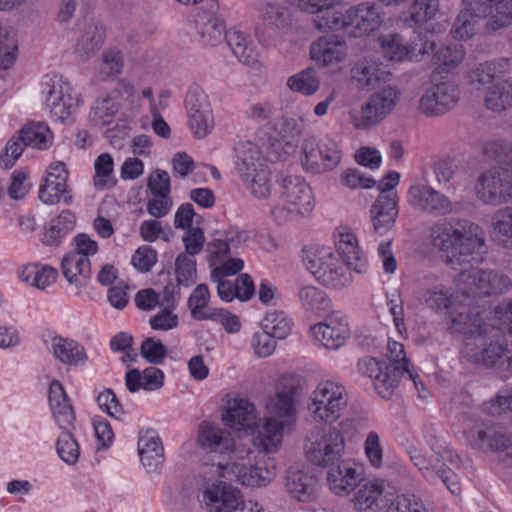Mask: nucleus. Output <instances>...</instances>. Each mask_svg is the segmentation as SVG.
<instances>
[{"mask_svg":"<svg viewBox=\"0 0 512 512\" xmlns=\"http://www.w3.org/2000/svg\"><path fill=\"white\" fill-rule=\"evenodd\" d=\"M432 246L441 252L444 263L459 269L457 286L464 298L461 310L451 318V329L466 337L480 336V258L474 256L480 246L479 226L467 219L454 225L436 222L431 226Z\"/></svg>","mask_w":512,"mask_h":512,"instance_id":"f257e3e1","label":"nucleus"},{"mask_svg":"<svg viewBox=\"0 0 512 512\" xmlns=\"http://www.w3.org/2000/svg\"><path fill=\"white\" fill-rule=\"evenodd\" d=\"M306 268L323 285L342 289L352 282L350 267L341 262L330 247H315L303 258Z\"/></svg>","mask_w":512,"mask_h":512,"instance_id":"f03ea898","label":"nucleus"},{"mask_svg":"<svg viewBox=\"0 0 512 512\" xmlns=\"http://www.w3.org/2000/svg\"><path fill=\"white\" fill-rule=\"evenodd\" d=\"M250 450H238L234 452L233 460L226 464H218L222 477H234L242 485L251 487L265 486L276 475V465L273 460L267 462L258 461L251 464Z\"/></svg>","mask_w":512,"mask_h":512,"instance_id":"7ed1b4c3","label":"nucleus"},{"mask_svg":"<svg viewBox=\"0 0 512 512\" xmlns=\"http://www.w3.org/2000/svg\"><path fill=\"white\" fill-rule=\"evenodd\" d=\"M308 406L313 418L318 422L332 424L343 414L348 405V395L345 387L332 380L318 383L310 396Z\"/></svg>","mask_w":512,"mask_h":512,"instance_id":"20e7f679","label":"nucleus"},{"mask_svg":"<svg viewBox=\"0 0 512 512\" xmlns=\"http://www.w3.org/2000/svg\"><path fill=\"white\" fill-rule=\"evenodd\" d=\"M283 206L274 207L271 214L278 221H286L290 216L306 215L314 208L311 187L298 175H287L280 180Z\"/></svg>","mask_w":512,"mask_h":512,"instance_id":"39448f33","label":"nucleus"},{"mask_svg":"<svg viewBox=\"0 0 512 512\" xmlns=\"http://www.w3.org/2000/svg\"><path fill=\"white\" fill-rule=\"evenodd\" d=\"M40 94L56 122L68 120L78 107L79 100L72 87L57 74H47L42 78Z\"/></svg>","mask_w":512,"mask_h":512,"instance_id":"423d86ee","label":"nucleus"},{"mask_svg":"<svg viewBox=\"0 0 512 512\" xmlns=\"http://www.w3.org/2000/svg\"><path fill=\"white\" fill-rule=\"evenodd\" d=\"M301 164L305 171L322 174L334 170L341 162L339 144L329 136L306 138L301 146Z\"/></svg>","mask_w":512,"mask_h":512,"instance_id":"0eeeda50","label":"nucleus"},{"mask_svg":"<svg viewBox=\"0 0 512 512\" xmlns=\"http://www.w3.org/2000/svg\"><path fill=\"white\" fill-rule=\"evenodd\" d=\"M401 92L394 86H385L371 94L360 110L349 112L354 128L366 130L382 121L396 107Z\"/></svg>","mask_w":512,"mask_h":512,"instance_id":"6e6552de","label":"nucleus"},{"mask_svg":"<svg viewBox=\"0 0 512 512\" xmlns=\"http://www.w3.org/2000/svg\"><path fill=\"white\" fill-rule=\"evenodd\" d=\"M426 442L433 454L427 456L422 450L411 445L407 447V454L413 465L419 470L422 476L429 482L437 481V472L443 462L455 463L458 455L449 448L441 436L425 434Z\"/></svg>","mask_w":512,"mask_h":512,"instance_id":"1a4fd4ad","label":"nucleus"},{"mask_svg":"<svg viewBox=\"0 0 512 512\" xmlns=\"http://www.w3.org/2000/svg\"><path fill=\"white\" fill-rule=\"evenodd\" d=\"M400 174L391 171L379 183L378 189L381 194L377 197L370 209L371 221L374 231L383 235L395 224L398 216V198L391 190L399 183Z\"/></svg>","mask_w":512,"mask_h":512,"instance_id":"9d476101","label":"nucleus"},{"mask_svg":"<svg viewBox=\"0 0 512 512\" xmlns=\"http://www.w3.org/2000/svg\"><path fill=\"white\" fill-rule=\"evenodd\" d=\"M301 389V379L294 374L282 375L276 392L266 402L268 417L276 418L290 424L296 416V396Z\"/></svg>","mask_w":512,"mask_h":512,"instance_id":"9b49d317","label":"nucleus"},{"mask_svg":"<svg viewBox=\"0 0 512 512\" xmlns=\"http://www.w3.org/2000/svg\"><path fill=\"white\" fill-rule=\"evenodd\" d=\"M407 202L416 211L433 217L458 212L456 204L444 193L426 184H413L407 191Z\"/></svg>","mask_w":512,"mask_h":512,"instance_id":"f8f14e48","label":"nucleus"},{"mask_svg":"<svg viewBox=\"0 0 512 512\" xmlns=\"http://www.w3.org/2000/svg\"><path fill=\"white\" fill-rule=\"evenodd\" d=\"M345 442L337 427H329L320 438L311 439L305 446L309 462L317 466H332L339 462L344 451Z\"/></svg>","mask_w":512,"mask_h":512,"instance_id":"ddd939ff","label":"nucleus"},{"mask_svg":"<svg viewBox=\"0 0 512 512\" xmlns=\"http://www.w3.org/2000/svg\"><path fill=\"white\" fill-rule=\"evenodd\" d=\"M260 13L261 23L256 28V36L262 45L270 47L280 30L289 25L291 14L286 3L280 0L265 2Z\"/></svg>","mask_w":512,"mask_h":512,"instance_id":"4468645a","label":"nucleus"},{"mask_svg":"<svg viewBox=\"0 0 512 512\" xmlns=\"http://www.w3.org/2000/svg\"><path fill=\"white\" fill-rule=\"evenodd\" d=\"M203 501L214 512H242L245 509L240 489L221 480L207 484L203 490Z\"/></svg>","mask_w":512,"mask_h":512,"instance_id":"2eb2a0df","label":"nucleus"},{"mask_svg":"<svg viewBox=\"0 0 512 512\" xmlns=\"http://www.w3.org/2000/svg\"><path fill=\"white\" fill-rule=\"evenodd\" d=\"M460 98L458 87L444 81L429 87L419 100V110L426 116L436 117L453 109Z\"/></svg>","mask_w":512,"mask_h":512,"instance_id":"dca6fc26","label":"nucleus"},{"mask_svg":"<svg viewBox=\"0 0 512 512\" xmlns=\"http://www.w3.org/2000/svg\"><path fill=\"white\" fill-rule=\"evenodd\" d=\"M383 22L379 6L362 2L346 11V32L353 37H362L376 31Z\"/></svg>","mask_w":512,"mask_h":512,"instance_id":"f3484780","label":"nucleus"},{"mask_svg":"<svg viewBox=\"0 0 512 512\" xmlns=\"http://www.w3.org/2000/svg\"><path fill=\"white\" fill-rule=\"evenodd\" d=\"M68 175L65 163L61 161L51 163L39 187V199L45 204L54 205L63 198L66 204H70L72 196L67 185Z\"/></svg>","mask_w":512,"mask_h":512,"instance_id":"a211bd4d","label":"nucleus"},{"mask_svg":"<svg viewBox=\"0 0 512 512\" xmlns=\"http://www.w3.org/2000/svg\"><path fill=\"white\" fill-rule=\"evenodd\" d=\"M312 335L320 345L327 349H338L350 335L346 317L339 313L330 315L325 322L311 327Z\"/></svg>","mask_w":512,"mask_h":512,"instance_id":"6ab92c4d","label":"nucleus"},{"mask_svg":"<svg viewBox=\"0 0 512 512\" xmlns=\"http://www.w3.org/2000/svg\"><path fill=\"white\" fill-rule=\"evenodd\" d=\"M512 198V173L496 167L482 176V202L499 205Z\"/></svg>","mask_w":512,"mask_h":512,"instance_id":"aec40b11","label":"nucleus"},{"mask_svg":"<svg viewBox=\"0 0 512 512\" xmlns=\"http://www.w3.org/2000/svg\"><path fill=\"white\" fill-rule=\"evenodd\" d=\"M358 370L374 380V387L378 394L385 399L390 398L395 387H397L396 376L391 372L390 367L374 357H364L358 361Z\"/></svg>","mask_w":512,"mask_h":512,"instance_id":"412c9836","label":"nucleus"},{"mask_svg":"<svg viewBox=\"0 0 512 512\" xmlns=\"http://www.w3.org/2000/svg\"><path fill=\"white\" fill-rule=\"evenodd\" d=\"M483 32L493 35L512 24V0H482Z\"/></svg>","mask_w":512,"mask_h":512,"instance_id":"4be33fe9","label":"nucleus"},{"mask_svg":"<svg viewBox=\"0 0 512 512\" xmlns=\"http://www.w3.org/2000/svg\"><path fill=\"white\" fill-rule=\"evenodd\" d=\"M310 56L322 66L340 63L347 56L346 41L336 35L319 37L310 46Z\"/></svg>","mask_w":512,"mask_h":512,"instance_id":"5701e85b","label":"nucleus"},{"mask_svg":"<svg viewBox=\"0 0 512 512\" xmlns=\"http://www.w3.org/2000/svg\"><path fill=\"white\" fill-rule=\"evenodd\" d=\"M335 246L343 262L357 273H364L367 270V260L358 245L356 236L347 228L338 231L335 238Z\"/></svg>","mask_w":512,"mask_h":512,"instance_id":"b1692460","label":"nucleus"},{"mask_svg":"<svg viewBox=\"0 0 512 512\" xmlns=\"http://www.w3.org/2000/svg\"><path fill=\"white\" fill-rule=\"evenodd\" d=\"M104 41V26L95 20L88 21L79 29V35L74 48L75 53L82 60H88L100 50Z\"/></svg>","mask_w":512,"mask_h":512,"instance_id":"393cba45","label":"nucleus"},{"mask_svg":"<svg viewBox=\"0 0 512 512\" xmlns=\"http://www.w3.org/2000/svg\"><path fill=\"white\" fill-rule=\"evenodd\" d=\"M352 79L360 88L375 87L386 82L390 73L385 70L382 63L374 57H364L358 60L351 69Z\"/></svg>","mask_w":512,"mask_h":512,"instance_id":"a878e982","label":"nucleus"},{"mask_svg":"<svg viewBox=\"0 0 512 512\" xmlns=\"http://www.w3.org/2000/svg\"><path fill=\"white\" fill-rule=\"evenodd\" d=\"M224 423L235 430H253L257 425L255 406L247 399H234L223 415Z\"/></svg>","mask_w":512,"mask_h":512,"instance_id":"bb28decb","label":"nucleus"},{"mask_svg":"<svg viewBox=\"0 0 512 512\" xmlns=\"http://www.w3.org/2000/svg\"><path fill=\"white\" fill-rule=\"evenodd\" d=\"M138 453L143 466L148 472H154L162 465L164 448L156 431L146 430L140 433Z\"/></svg>","mask_w":512,"mask_h":512,"instance_id":"cd10ccee","label":"nucleus"},{"mask_svg":"<svg viewBox=\"0 0 512 512\" xmlns=\"http://www.w3.org/2000/svg\"><path fill=\"white\" fill-rule=\"evenodd\" d=\"M50 350L56 360L68 366H82L88 361L84 346L71 338L54 336Z\"/></svg>","mask_w":512,"mask_h":512,"instance_id":"c85d7f7f","label":"nucleus"},{"mask_svg":"<svg viewBox=\"0 0 512 512\" xmlns=\"http://www.w3.org/2000/svg\"><path fill=\"white\" fill-rule=\"evenodd\" d=\"M198 442L200 446L209 452L226 453L234 452V442L230 433L209 422H203L199 427Z\"/></svg>","mask_w":512,"mask_h":512,"instance_id":"c756f323","label":"nucleus"},{"mask_svg":"<svg viewBox=\"0 0 512 512\" xmlns=\"http://www.w3.org/2000/svg\"><path fill=\"white\" fill-rule=\"evenodd\" d=\"M386 356L389 359L387 367H390L391 372L396 376L397 383L401 377L407 376L414 383L416 389L419 384L422 385L419 375L414 372L412 364L406 356L403 344L389 340Z\"/></svg>","mask_w":512,"mask_h":512,"instance_id":"7c9ffc66","label":"nucleus"},{"mask_svg":"<svg viewBox=\"0 0 512 512\" xmlns=\"http://www.w3.org/2000/svg\"><path fill=\"white\" fill-rule=\"evenodd\" d=\"M482 366L495 368L503 365L509 358L508 343L504 335L495 332L491 337L482 329Z\"/></svg>","mask_w":512,"mask_h":512,"instance_id":"2f4dec72","label":"nucleus"},{"mask_svg":"<svg viewBox=\"0 0 512 512\" xmlns=\"http://www.w3.org/2000/svg\"><path fill=\"white\" fill-rule=\"evenodd\" d=\"M316 480L298 467H291L287 472L286 489L300 502H308L315 493Z\"/></svg>","mask_w":512,"mask_h":512,"instance_id":"473e14b6","label":"nucleus"},{"mask_svg":"<svg viewBox=\"0 0 512 512\" xmlns=\"http://www.w3.org/2000/svg\"><path fill=\"white\" fill-rule=\"evenodd\" d=\"M235 168L240 176L266 167V161L261 155L259 147L250 142L242 141L236 145Z\"/></svg>","mask_w":512,"mask_h":512,"instance_id":"72a5a7b5","label":"nucleus"},{"mask_svg":"<svg viewBox=\"0 0 512 512\" xmlns=\"http://www.w3.org/2000/svg\"><path fill=\"white\" fill-rule=\"evenodd\" d=\"M62 273L71 285L83 287L91 277V263L87 257L71 252L66 254L61 263Z\"/></svg>","mask_w":512,"mask_h":512,"instance_id":"f704fd0d","label":"nucleus"},{"mask_svg":"<svg viewBox=\"0 0 512 512\" xmlns=\"http://www.w3.org/2000/svg\"><path fill=\"white\" fill-rule=\"evenodd\" d=\"M224 39L240 62L251 67L258 64L259 54L244 33L238 30H229L225 33Z\"/></svg>","mask_w":512,"mask_h":512,"instance_id":"c9c22d12","label":"nucleus"},{"mask_svg":"<svg viewBox=\"0 0 512 512\" xmlns=\"http://www.w3.org/2000/svg\"><path fill=\"white\" fill-rule=\"evenodd\" d=\"M285 425L284 421L267 416L258 431L255 445L259 446L264 453L276 452L281 445Z\"/></svg>","mask_w":512,"mask_h":512,"instance_id":"e433bc0d","label":"nucleus"},{"mask_svg":"<svg viewBox=\"0 0 512 512\" xmlns=\"http://www.w3.org/2000/svg\"><path fill=\"white\" fill-rule=\"evenodd\" d=\"M360 474L349 463L341 462L335 468H331L327 474L330 489L338 495L346 494L354 489Z\"/></svg>","mask_w":512,"mask_h":512,"instance_id":"4c0bfd02","label":"nucleus"},{"mask_svg":"<svg viewBox=\"0 0 512 512\" xmlns=\"http://www.w3.org/2000/svg\"><path fill=\"white\" fill-rule=\"evenodd\" d=\"M420 300L429 310L440 313L453 308L457 296L451 287L438 284L424 290Z\"/></svg>","mask_w":512,"mask_h":512,"instance_id":"58836bf2","label":"nucleus"},{"mask_svg":"<svg viewBox=\"0 0 512 512\" xmlns=\"http://www.w3.org/2000/svg\"><path fill=\"white\" fill-rule=\"evenodd\" d=\"M462 4L463 9L454 22L453 32L456 38L468 39L476 30L480 0H462Z\"/></svg>","mask_w":512,"mask_h":512,"instance_id":"ea45409f","label":"nucleus"},{"mask_svg":"<svg viewBox=\"0 0 512 512\" xmlns=\"http://www.w3.org/2000/svg\"><path fill=\"white\" fill-rule=\"evenodd\" d=\"M384 486L380 482H367L360 486L353 497L354 508L360 512H377Z\"/></svg>","mask_w":512,"mask_h":512,"instance_id":"a19ab883","label":"nucleus"},{"mask_svg":"<svg viewBox=\"0 0 512 512\" xmlns=\"http://www.w3.org/2000/svg\"><path fill=\"white\" fill-rule=\"evenodd\" d=\"M198 33L202 43L208 46L219 44L225 30L224 22L213 13L203 12L196 18Z\"/></svg>","mask_w":512,"mask_h":512,"instance_id":"79ce46f5","label":"nucleus"},{"mask_svg":"<svg viewBox=\"0 0 512 512\" xmlns=\"http://www.w3.org/2000/svg\"><path fill=\"white\" fill-rule=\"evenodd\" d=\"M19 278L38 289H45L56 281L58 272L51 266L37 264L24 266L18 271Z\"/></svg>","mask_w":512,"mask_h":512,"instance_id":"37998d69","label":"nucleus"},{"mask_svg":"<svg viewBox=\"0 0 512 512\" xmlns=\"http://www.w3.org/2000/svg\"><path fill=\"white\" fill-rule=\"evenodd\" d=\"M75 215L70 210L62 211L59 216L51 220L44 234L43 243L49 246L59 245L65 236L73 230Z\"/></svg>","mask_w":512,"mask_h":512,"instance_id":"c03bdc74","label":"nucleus"},{"mask_svg":"<svg viewBox=\"0 0 512 512\" xmlns=\"http://www.w3.org/2000/svg\"><path fill=\"white\" fill-rule=\"evenodd\" d=\"M439 9V0H414L409 7V15L404 18V23L409 27L422 26L433 20Z\"/></svg>","mask_w":512,"mask_h":512,"instance_id":"a18cd8bd","label":"nucleus"},{"mask_svg":"<svg viewBox=\"0 0 512 512\" xmlns=\"http://www.w3.org/2000/svg\"><path fill=\"white\" fill-rule=\"evenodd\" d=\"M20 140L24 146L44 150L51 144L52 134L45 123H31L21 129Z\"/></svg>","mask_w":512,"mask_h":512,"instance_id":"49530a36","label":"nucleus"},{"mask_svg":"<svg viewBox=\"0 0 512 512\" xmlns=\"http://www.w3.org/2000/svg\"><path fill=\"white\" fill-rule=\"evenodd\" d=\"M287 87L304 96L315 94L320 88V79L312 68L304 69L287 79Z\"/></svg>","mask_w":512,"mask_h":512,"instance_id":"de8ad7c7","label":"nucleus"},{"mask_svg":"<svg viewBox=\"0 0 512 512\" xmlns=\"http://www.w3.org/2000/svg\"><path fill=\"white\" fill-rule=\"evenodd\" d=\"M246 188L258 198H267L271 193V172L268 166L260 168L248 175L240 176Z\"/></svg>","mask_w":512,"mask_h":512,"instance_id":"09e8293b","label":"nucleus"},{"mask_svg":"<svg viewBox=\"0 0 512 512\" xmlns=\"http://www.w3.org/2000/svg\"><path fill=\"white\" fill-rule=\"evenodd\" d=\"M298 300L303 309L317 313L326 311L330 305L326 293L312 285H305L299 289Z\"/></svg>","mask_w":512,"mask_h":512,"instance_id":"8fccbe9b","label":"nucleus"},{"mask_svg":"<svg viewBox=\"0 0 512 512\" xmlns=\"http://www.w3.org/2000/svg\"><path fill=\"white\" fill-rule=\"evenodd\" d=\"M313 23L320 31H346V13L343 14L334 6H324L315 14Z\"/></svg>","mask_w":512,"mask_h":512,"instance_id":"3c124183","label":"nucleus"},{"mask_svg":"<svg viewBox=\"0 0 512 512\" xmlns=\"http://www.w3.org/2000/svg\"><path fill=\"white\" fill-rule=\"evenodd\" d=\"M209 300L210 292L208 286L205 284L196 286L187 302L191 316L195 320L201 321L210 319L213 309L208 308Z\"/></svg>","mask_w":512,"mask_h":512,"instance_id":"603ef678","label":"nucleus"},{"mask_svg":"<svg viewBox=\"0 0 512 512\" xmlns=\"http://www.w3.org/2000/svg\"><path fill=\"white\" fill-rule=\"evenodd\" d=\"M119 108L120 103H117L112 93L103 95L95 101L90 115L91 121L95 125H107L112 122Z\"/></svg>","mask_w":512,"mask_h":512,"instance_id":"864d4df0","label":"nucleus"},{"mask_svg":"<svg viewBox=\"0 0 512 512\" xmlns=\"http://www.w3.org/2000/svg\"><path fill=\"white\" fill-rule=\"evenodd\" d=\"M485 104L494 112H500L512 106V86L506 83L493 85L486 92Z\"/></svg>","mask_w":512,"mask_h":512,"instance_id":"5fc2aeb1","label":"nucleus"},{"mask_svg":"<svg viewBox=\"0 0 512 512\" xmlns=\"http://www.w3.org/2000/svg\"><path fill=\"white\" fill-rule=\"evenodd\" d=\"M292 326V319L283 311H269L263 320V328L277 339H285Z\"/></svg>","mask_w":512,"mask_h":512,"instance_id":"6e6d98bb","label":"nucleus"},{"mask_svg":"<svg viewBox=\"0 0 512 512\" xmlns=\"http://www.w3.org/2000/svg\"><path fill=\"white\" fill-rule=\"evenodd\" d=\"M378 41L385 58L398 62L407 60V44L401 35L396 33L383 35Z\"/></svg>","mask_w":512,"mask_h":512,"instance_id":"4d7b16f0","label":"nucleus"},{"mask_svg":"<svg viewBox=\"0 0 512 512\" xmlns=\"http://www.w3.org/2000/svg\"><path fill=\"white\" fill-rule=\"evenodd\" d=\"M434 61L442 71L448 72L454 69L465 56V51L462 44H452L435 49L433 52Z\"/></svg>","mask_w":512,"mask_h":512,"instance_id":"13d9d810","label":"nucleus"},{"mask_svg":"<svg viewBox=\"0 0 512 512\" xmlns=\"http://www.w3.org/2000/svg\"><path fill=\"white\" fill-rule=\"evenodd\" d=\"M94 186L103 190L114 186L116 180L113 177L114 162L110 154L103 153L97 157L94 163Z\"/></svg>","mask_w":512,"mask_h":512,"instance_id":"bf43d9fd","label":"nucleus"},{"mask_svg":"<svg viewBox=\"0 0 512 512\" xmlns=\"http://www.w3.org/2000/svg\"><path fill=\"white\" fill-rule=\"evenodd\" d=\"M56 451L62 461L68 465H75L80 456V446L74 435L63 429L56 441Z\"/></svg>","mask_w":512,"mask_h":512,"instance_id":"052dcab7","label":"nucleus"},{"mask_svg":"<svg viewBox=\"0 0 512 512\" xmlns=\"http://www.w3.org/2000/svg\"><path fill=\"white\" fill-rule=\"evenodd\" d=\"M123 65L121 51L115 48H106L101 56L99 73L103 79H115L122 73Z\"/></svg>","mask_w":512,"mask_h":512,"instance_id":"680f3d73","label":"nucleus"},{"mask_svg":"<svg viewBox=\"0 0 512 512\" xmlns=\"http://www.w3.org/2000/svg\"><path fill=\"white\" fill-rule=\"evenodd\" d=\"M111 93L117 103H120V108L134 110L141 107L140 94L137 92L134 85L126 79L120 80Z\"/></svg>","mask_w":512,"mask_h":512,"instance_id":"e2e57ef3","label":"nucleus"},{"mask_svg":"<svg viewBox=\"0 0 512 512\" xmlns=\"http://www.w3.org/2000/svg\"><path fill=\"white\" fill-rule=\"evenodd\" d=\"M175 274L178 286L189 287L196 282V261L185 253L178 255L175 261Z\"/></svg>","mask_w":512,"mask_h":512,"instance_id":"0e129e2a","label":"nucleus"},{"mask_svg":"<svg viewBox=\"0 0 512 512\" xmlns=\"http://www.w3.org/2000/svg\"><path fill=\"white\" fill-rule=\"evenodd\" d=\"M188 116L190 128L199 139L206 137L214 127L212 110L190 112Z\"/></svg>","mask_w":512,"mask_h":512,"instance_id":"69168bd1","label":"nucleus"},{"mask_svg":"<svg viewBox=\"0 0 512 512\" xmlns=\"http://www.w3.org/2000/svg\"><path fill=\"white\" fill-rule=\"evenodd\" d=\"M493 320L498 326L497 332L512 336V300H504L495 306Z\"/></svg>","mask_w":512,"mask_h":512,"instance_id":"338daca9","label":"nucleus"},{"mask_svg":"<svg viewBox=\"0 0 512 512\" xmlns=\"http://www.w3.org/2000/svg\"><path fill=\"white\" fill-rule=\"evenodd\" d=\"M485 411L493 416L512 411V387H504L485 404Z\"/></svg>","mask_w":512,"mask_h":512,"instance_id":"774afa93","label":"nucleus"}]
</instances>
